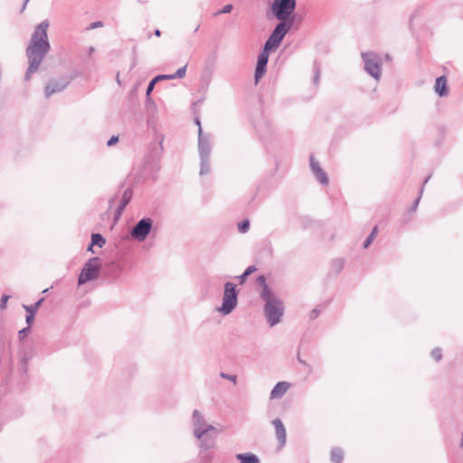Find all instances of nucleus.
Returning <instances> with one entry per match:
<instances>
[{
  "label": "nucleus",
  "instance_id": "obj_1",
  "mask_svg": "<svg viewBox=\"0 0 463 463\" xmlns=\"http://www.w3.org/2000/svg\"><path fill=\"white\" fill-rule=\"evenodd\" d=\"M48 27V20L41 22L35 27L31 41L26 47L25 53L28 59V68L24 75L26 81L38 71L44 57L50 52L51 46L47 35Z\"/></svg>",
  "mask_w": 463,
  "mask_h": 463
},
{
  "label": "nucleus",
  "instance_id": "obj_2",
  "mask_svg": "<svg viewBox=\"0 0 463 463\" xmlns=\"http://www.w3.org/2000/svg\"><path fill=\"white\" fill-rule=\"evenodd\" d=\"M265 302L264 314L267 322L270 326H274L281 321L284 314L283 302L274 295V293L268 295L266 298H261Z\"/></svg>",
  "mask_w": 463,
  "mask_h": 463
},
{
  "label": "nucleus",
  "instance_id": "obj_3",
  "mask_svg": "<svg viewBox=\"0 0 463 463\" xmlns=\"http://www.w3.org/2000/svg\"><path fill=\"white\" fill-rule=\"evenodd\" d=\"M212 151V142L208 135H203L202 128L198 135V152L200 157V175H205L210 173V156Z\"/></svg>",
  "mask_w": 463,
  "mask_h": 463
},
{
  "label": "nucleus",
  "instance_id": "obj_4",
  "mask_svg": "<svg viewBox=\"0 0 463 463\" xmlns=\"http://www.w3.org/2000/svg\"><path fill=\"white\" fill-rule=\"evenodd\" d=\"M293 24V18L289 21L279 22L269 36L264 44L265 51H271L279 46L287 33L290 30Z\"/></svg>",
  "mask_w": 463,
  "mask_h": 463
},
{
  "label": "nucleus",
  "instance_id": "obj_5",
  "mask_svg": "<svg viewBox=\"0 0 463 463\" xmlns=\"http://www.w3.org/2000/svg\"><path fill=\"white\" fill-rule=\"evenodd\" d=\"M236 284L226 282L224 285V292L222 297V304L218 311L226 316L231 314L238 304V290Z\"/></svg>",
  "mask_w": 463,
  "mask_h": 463
},
{
  "label": "nucleus",
  "instance_id": "obj_6",
  "mask_svg": "<svg viewBox=\"0 0 463 463\" xmlns=\"http://www.w3.org/2000/svg\"><path fill=\"white\" fill-rule=\"evenodd\" d=\"M101 269V262L99 257H92L84 264L79 278L78 285L81 286L90 280H94L99 278Z\"/></svg>",
  "mask_w": 463,
  "mask_h": 463
},
{
  "label": "nucleus",
  "instance_id": "obj_7",
  "mask_svg": "<svg viewBox=\"0 0 463 463\" xmlns=\"http://www.w3.org/2000/svg\"><path fill=\"white\" fill-rule=\"evenodd\" d=\"M297 5L296 0H274L271 11L280 22L289 21V16L294 13Z\"/></svg>",
  "mask_w": 463,
  "mask_h": 463
},
{
  "label": "nucleus",
  "instance_id": "obj_8",
  "mask_svg": "<svg viewBox=\"0 0 463 463\" xmlns=\"http://www.w3.org/2000/svg\"><path fill=\"white\" fill-rule=\"evenodd\" d=\"M363 61L365 71L376 80L382 76V59L375 52H363Z\"/></svg>",
  "mask_w": 463,
  "mask_h": 463
},
{
  "label": "nucleus",
  "instance_id": "obj_9",
  "mask_svg": "<svg viewBox=\"0 0 463 463\" xmlns=\"http://www.w3.org/2000/svg\"><path fill=\"white\" fill-rule=\"evenodd\" d=\"M153 227V220L145 217L139 220L131 229L130 235L137 241H144L150 233Z\"/></svg>",
  "mask_w": 463,
  "mask_h": 463
},
{
  "label": "nucleus",
  "instance_id": "obj_10",
  "mask_svg": "<svg viewBox=\"0 0 463 463\" xmlns=\"http://www.w3.org/2000/svg\"><path fill=\"white\" fill-rule=\"evenodd\" d=\"M203 433L200 436H195L199 441L201 449L208 450L214 447L216 439L219 435V430L215 427H211L203 430Z\"/></svg>",
  "mask_w": 463,
  "mask_h": 463
},
{
  "label": "nucleus",
  "instance_id": "obj_11",
  "mask_svg": "<svg viewBox=\"0 0 463 463\" xmlns=\"http://www.w3.org/2000/svg\"><path fill=\"white\" fill-rule=\"evenodd\" d=\"M73 76H62L59 79H53L45 86L44 95L46 98L52 94L62 91L73 80Z\"/></svg>",
  "mask_w": 463,
  "mask_h": 463
},
{
  "label": "nucleus",
  "instance_id": "obj_12",
  "mask_svg": "<svg viewBox=\"0 0 463 463\" xmlns=\"http://www.w3.org/2000/svg\"><path fill=\"white\" fill-rule=\"evenodd\" d=\"M269 51H265V49L263 48V51L260 52V54L258 57L257 64H256V68H255V73H254V78H255L256 83L260 80V79H261L263 77V75L265 74V72L267 71V64L269 61Z\"/></svg>",
  "mask_w": 463,
  "mask_h": 463
},
{
  "label": "nucleus",
  "instance_id": "obj_13",
  "mask_svg": "<svg viewBox=\"0 0 463 463\" xmlns=\"http://www.w3.org/2000/svg\"><path fill=\"white\" fill-rule=\"evenodd\" d=\"M193 427H194V435L195 437V436L202 435L204 432L203 431L204 429H208V428H211L213 426L211 424H208L204 420L202 413L198 410H194L193 412Z\"/></svg>",
  "mask_w": 463,
  "mask_h": 463
},
{
  "label": "nucleus",
  "instance_id": "obj_14",
  "mask_svg": "<svg viewBox=\"0 0 463 463\" xmlns=\"http://www.w3.org/2000/svg\"><path fill=\"white\" fill-rule=\"evenodd\" d=\"M310 167L317 177V179L323 184L326 185L328 184V177L326 173L321 168L319 163L317 162L313 156H310Z\"/></svg>",
  "mask_w": 463,
  "mask_h": 463
},
{
  "label": "nucleus",
  "instance_id": "obj_15",
  "mask_svg": "<svg viewBox=\"0 0 463 463\" xmlns=\"http://www.w3.org/2000/svg\"><path fill=\"white\" fill-rule=\"evenodd\" d=\"M272 424L275 428L276 436L280 447H284L287 439V432L281 420L277 418L272 420Z\"/></svg>",
  "mask_w": 463,
  "mask_h": 463
},
{
  "label": "nucleus",
  "instance_id": "obj_16",
  "mask_svg": "<svg viewBox=\"0 0 463 463\" xmlns=\"http://www.w3.org/2000/svg\"><path fill=\"white\" fill-rule=\"evenodd\" d=\"M289 383L287 382H279L271 390L270 398L271 399H279L281 398L288 390Z\"/></svg>",
  "mask_w": 463,
  "mask_h": 463
},
{
  "label": "nucleus",
  "instance_id": "obj_17",
  "mask_svg": "<svg viewBox=\"0 0 463 463\" xmlns=\"http://www.w3.org/2000/svg\"><path fill=\"white\" fill-rule=\"evenodd\" d=\"M435 91L439 97H445L449 94V88L445 76H439L436 79Z\"/></svg>",
  "mask_w": 463,
  "mask_h": 463
},
{
  "label": "nucleus",
  "instance_id": "obj_18",
  "mask_svg": "<svg viewBox=\"0 0 463 463\" xmlns=\"http://www.w3.org/2000/svg\"><path fill=\"white\" fill-rule=\"evenodd\" d=\"M133 193L132 190L128 188L124 191L120 203L116 210V215L120 216L122 214V212L126 208V206L129 203L131 198H132Z\"/></svg>",
  "mask_w": 463,
  "mask_h": 463
},
{
  "label": "nucleus",
  "instance_id": "obj_19",
  "mask_svg": "<svg viewBox=\"0 0 463 463\" xmlns=\"http://www.w3.org/2000/svg\"><path fill=\"white\" fill-rule=\"evenodd\" d=\"M255 128L261 137H268V135L273 131L271 123L265 120L257 123Z\"/></svg>",
  "mask_w": 463,
  "mask_h": 463
},
{
  "label": "nucleus",
  "instance_id": "obj_20",
  "mask_svg": "<svg viewBox=\"0 0 463 463\" xmlns=\"http://www.w3.org/2000/svg\"><path fill=\"white\" fill-rule=\"evenodd\" d=\"M236 458L240 463H260L259 458L250 452L237 454Z\"/></svg>",
  "mask_w": 463,
  "mask_h": 463
},
{
  "label": "nucleus",
  "instance_id": "obj_21",
  "mask_svg": "<svg viewBox=\"0 0 463 463\" xmlns=\"http://www.w3.org/2000/svg\"><path fill=\"white\" fill-rule=\"evenodd\" d=\"M257 283L261 287L260 298H266L268 295L273 293L268 286L266 278L263 275H260L257 278Z\"/></svg>",
  "mask_w": 463,
  "mask_h": 463
},
{
  "label": "nucleus",
  "instance_id": "obj_22",
  "mask_svg": "<svg viewBox=\"0 0 463 463\" xmlns=\"http://www.w3.org/2000/svg\"><path fill=\"white\" fill-rule=\"evenodd\" d=\"M156 141L158 142L157 144H156L153 148H152V154L154 155L155 157H160L161 156V154L163 152V142H164V139H165V137L164 135L162 134H156Z\"/></svg>",
  "mask_w": 463,
  "mask_h": 463
},
{
  "label": "nucleus",
  "instance_id": "obj_23",
  "mask_svg": "<svg viewBox=\"0 0 463 463\" xmlns=\"http://www.w3.org/2000/svg\"><path fill=\"white\" fill-rule=\"evenodd\" d=\"M330 459L333 463H342L344 459V451L339 447H334L331 449Z\"/></svg>",
  "mask_w": 463,
  "mask_h": 463
},
{
  "label": "nucleus",
  "instance_id": "obj_24",
  "mask_svg": "<svg viewBox=\"0 0 463 463\" xmlns=\"http://www.w3.org/2000/svg\"><path fill=\"white\" fill-rule=\"evenodd\" d=\"M106 243L105 238L100 233L91 234V245L102 248Z\"/></svg>",
  "mask_w": 463,
  "mask_h": 463
},
{
  "label": "nucleus",
  "instance_id": "obj_25",
  "mask_svg": "<svg viewBox=\"0 0 463 463\" xmlns=\"http://www.w3.org/2000/svg\"><path fill=\"white\" fill-rule=\"evenodd\" d=\"M345 267L344 259H335L331 263V270L338 274Z\"/></svg>",
  "mask_w": 463,
  "mask_h": 463
},
{
  "label": "nucleus",
  "instance_id": "obj_26",
  "mask_svg": "<svg viewBox=\"0 0 463 463\" xmlns=\"http://www.w3.org/2000/svg\"><path fill=\"white\" fill-rule=\"evenodd\" d=\"M431 175H429L427 176L424 181H423V184H422V186L420 190V194L419 196L416 198V200L414 201V203H412L411 207V212H415L417 207H418V204L420 203V197H421V194L423 193V189H424V185L429 182V180L430 179Z\"/></svg>",
  "mask_w": 463,
  "mask_h": 463
},
{
  "label": "nucleus",
  "instance_id": "obj_27",
  "mask_svg": "<svg viewBox=\"0 0 463 463\" xmlns=\"http://www.w3.org/2000/svg\"><path fill=\"white\" fill-rule=\"evenodd\" d=\"M43 301V298H41L38 301H36L33 305H24V308L26 310L27 313L35 315L37 309L40 307Z\"/></svg>",
  "mask_w": 463,
  "mask_h": 463
},
{
  "label": "nucleus",
  "instance_id": "obj_28",
  "mask_svg": "<svg viewBox=\"0 0 463 463\" xmlns=\"http://www.w3.org/2000/svg\"><path fill=\"white\" fill-rule=\"evenodd\" d=\"M255 270H256L255 266H249V267L244 270V272H243L241 276H239V277H238V279H239V280H240V283H241V284H243V283H244V281L246 280L247 277H248L249 275H250V274H251L253 271H255Z\"/></svg>",
  "mask_w": 463,
  "mask_h": 463
},
{
  "label": "nucleus",
  "instance_id": "obj_29",
  "mask_svg": "<svg viewBox=\"0 0 463 463\" xmlns=\"http://www.w3.org/2000/svg\"><path fill=\"white\" fill-rule=\"evenodd\" d=\"M187 65H184L179 68L174 74L172 75V79H182L185 76Z\"/></svg>",
  "mask_w": 463,
  "mask_h": 463
},
{
  "label": "nucleus",
  "instance_id": "obj_30",
  "mask_svg": "<svg viewBox=\"0 0 463 463\" xmlns=\"http://www.w3.org/2000/svg\"><path fill=\"white\" fill-rule=\"evenodd\" d=\"M249 228H250V222H249V220H243L238 225V230L241 233L247 232Z\"/></svg>",
  "mask_w": 463,
  "mask_h": 463
},
{
  "label": "nucleus",
  "instance_id": "obj_31",
  "mask_svg": "<svg viewBox=\"0 0 463 463\" xmlns=\"http://www.w3.org/2000/svg\"><path fill=\"white\" fill-rule=\"evenodd\" d=\"M430 355L436 362H439L442 358V351L440 348L436 347L431 351Z\"/></svg>",
  "mask_w": 463,
  "mask_h": 463
},
{
  "label": "nucleus",
  "instance_id": "obj_32",
  "mask_svg": "<svg viewBox=\"0 0 463 463\" xmlns=\"http://www.w3.org/2000/svg\"><path fill=\"white\" fill-rule=\"evenodd\" d=\"M320 80V71L317 63L314 64V77L313 81L315 85H318Z\"/></svg>",
  "mask_w": 463,
  "mask_h": 463
},
{
  "label": "nucleus",
  "instance_id": "obj_33",
  "mask_svg": "<svg viewBox=\"0 0 463 463\" xmlns=\"http://www.w3.org/2000/svg\"><path fill=\"white\" fill-rule=\"evenodd\" d=\"M156 84V81L154 79L148 83L146 91V96L147 100L150 99L151 92L153 91Z\"/></svg>",
  "mask_w": 463,
  "mask_h": 463
},
{
  "label": "nucleus",
  "instance_id": "obj_34",
  "mask_svg": "<svg viewBox=\"0 0 463 463\" xmlns=\"http://www.w3.org/2000/svg\"><path fill=\"white\" fill-rule=\"evenodd\" d=\"M30 331H31V328L29 326H26V327L21 329L18 332L19 339L24 340L27 336V335L29 334Z\"/></svg>",
  "mask_w": 463,
  "mask_h": 463
},
{
  "label": "nucleus",
  "instance_id": "obj_35",
  "mask_svg": "<svg viewBox=\"0 0 463 463\" xmlns=\"http://www.w3.org/2000/svg\"><path fill=\"white\" fill-rule=\"evenodd\" d=\"M232 8H233L232 5H231V4L226 5L221 10H219L215 14H229L232 12Z\"/></svg>",
  "mask_w": 463,
  "mask_h": 463
},
{
  "label": "nucleus",
  "instance_id": "obj_36",
  "mask_svg": "<svg viewBox=\"0 0 463 463\" xmlns=\"http://www.w3.org/2000/svg\"><path fill=\"white\" fill-rule=\"evenodd\" d=\"M220 376L222 379H227V380H230V381L233 382L234 383H236L237 376L234 375V374H228V373H221Z\"/></svg>",
  "mask_w": 463,
  "mask_h": 463
},
{
  "label": "nucleus",
  "instance_id": "obj_37",
  "mask_svg": "<svg viewBox=\"0 0 463 463\" xmlns=\"http://www.w3.org/2000/svg\"><path fill=\"white\" fill-rule=\"evenodd\" d=\"M154 80L156 81V83L160 80H173L172 79V75L170 74H161V75H157L154 78Z\"/></svg>",
  "mask_w": 463,
  "mask_h": 463
},
{
  "label": "nucleus",
  "instance_id": "obj_38",
  "mask_svg": "<svg viewBox=\"0 0 463 463\" xmlns=\"http://www.w3.org/2000/svg\"><path fill=\"white\" fill-rule=\"evenodd\" d=\"M33 319H34V315L33 314L28 313L26 315L25 321H26L27 326H29L30 328H31L32 323L33 322Z\"/></svg>",
  "mask_w": 463,
  "mask_h": 463
},
{
  "label": "nucleus",
  "instance_id": "obj_39",
  "mask_svg": "<svg viewBox=\"0 0 463 463\" xmlns=\"http://www.w3.org/2000/svg\"><path fill=\"white\" fill-rule=\"evenodd\" d=\"M118 137L117 136H112L107 142V146H111L113 145H115L116 143H118Z\"/></svg>",
  "mask_w": 463,
  "mask_h": 463
},
{
  "label": "nucleus",
  "instance_id": "obj_40",
  "mask_svg": "<svg viewBox=\"0 0 463 463\" xmlns=\"http://www.w3.org/2000/svg\"><path fill=\"white\" fill-rule=\"evenodd\" d=\"M8 298H9V296H7V295H3L2 296L1 301H0V307L1 308H5Z\"/></svg>",
  "mask_w": 463,
  "mask_h": 463
},
{
  "label": "nucleus",
  "instance_id": "obj_41",
  "mask_svg": "<svg viewBox=\"0 0 463 463\" xmlns=\"http://www.w3.org/2000/svg\"><path fill=\"white\" fill-rule=\"evenodd\" d=\"M103 24L100 21L93 22L90 24L89 29H96L99 27H102Z\"/></svg>",
  "mask_w": 463,
  "mask_h": 463
},
{
  "label": "nucleus",
  "instance_id": "obj_42",
  "mask_svg": "<svg viewBox=\"0 0 463 463\" xmlns=\"http://www.w3.org/2000/svg\"><path fill=\"white\" fill-rule=\"evenodd\" d=\"M320 314V310L318 308H314L311 312H310V319H316L318 315Z\"/></svg>",
  "mask_w": 463,
  "mask_h": 463
},
{
  "label": "nucleus",
  "instance_id": "obj_43",
  "mask_svg": "<svg viewBox=\"0 0 463 463\" xmlns=\"http://www.w3.org/2000/svg\"><path fill=\"white\" fill-rule=\"evenodd\" d=\"M373 241V238L372 236H368V237L366 238V240L364 241L363 247H364V249L368 248V247H369V245L372 243V241Z\"/></svg>",
  "mask_w": 463,
  "mask_h": 463
},
{
  "label": "nucleus",
  "instance_id": "obj_44",
  "mask_svg": "<svg viewBox=\"0 0 463 463\" xmlns=\"http://www.w3.org/2000/svg\"><path fill=\"white\" fill-rule=\"evenodd\" d=\"M377 232H378V228H377V226H374L373 229L372 230L371 233L369 234V236H372L374 239Z\"/></svg>",
  "mask_w": 463,
  "mask_h": 463
},
{
  "label": "nucleus",
  "instance_id": "obj_45",
  "mask_svg": "<svg viewBox=\"0 0 463 463\" xmlns=\"http://www.w3.org/2000/svg\"><path fill=\"white\" fill-rule=\"evenodd\" d=\"M94 51H95L94 47H93V46H90V47L89 48V53H88V55H89V56H90V55L94 52Z\"/></svg>",
  "mask_w": 463,
  "mask_h": 463
},
{
  "label": "nucleus",
  "instance_id": "obj_46",
  "mask_svg": "<svg viewBox=\"0 0 463 463\" xmlns=\"http://www.w3.org/2000/svg\"><path fill=\"white\" fill-rule=\"evenodd\" d=\"M195 123H196V125L198 126V130H199V129H200V128H202V127H201L200 119H199V118H196V119H195Z\"/></svg>",
  "mask_w": 463,
  "mask_h": 463
},
{
  "label": "nucleus",
  "instance_id": "obj_47",
  "mask_svg": "<svg viewBox=\"0 0 463 463\" xmlns=\"http://www.w3.org/2000/svg\"><path fill=\"white\" fill-rule=\"evenodd\" d=\"M155 35L159 37L161 35V31L159 29H156L155 31Z\"/></svg>",
  "mask_w": 463,
  "mask_h": 463
},
{
  "label": "nucleus",
  "instance_id": "obj_48",
  "mask_svg": "<svg viewBox=\"0 0 463 463\" xmlns=\"http://www.w3.org/2000/svg\"><path fill=\"white\" fill-rule=\"evenodd\" d=\"M93 246H94V245H91V243H90V244L88 246L87 250H88V251H92V252H94V251H93Z\"/></svg>",
  "mask_w": 463,
  "mask_h": 463
},
{
  "label": "nucleus",
  "instance_id": "obj_49",
  "mask_svg": "<svg viewBox=\"0 0 463 463\" xmlns=\"http://www.w3.org/2000/svg\"><path fill=\"white\" fill-rule=\"evenodd\" d=\"M29 2V0H25L24 5H23V7H22V11H24L25 9V6L27 5V3Z\"/></svg>",
  "mask_w": 463,
  "mask_h": 463
},
{
  "label": "nucleus",
  "instance_id": "obj_50",
  "mask_svg": "<svg viewBox=\"0 0 463 463\" xmlns=\"http://www.w3.org/2000/svg\"><path fill=\"white\" fill-rule=\"evenodd\" d=\"M459 447L460 448L463 447V432H462V437H461V440H460V443H459Z\"/></svg>",
  "mask_w": 463,
  "mask_h": 463
},
{
  "label": "nucleus",
  "instance_id": "obj_51",
  "mask_svg": "<svg viewBox=\"0 0 463 463\" xmlns=\"http://www.w3.org/2000/svg\"><path fill=\"white\" fill-rule=\"evenodd\" d=\"M298 362H299V363H301V364H305V365L307 364H306V362H304V361H303V359H300V358L298 357Z\"/></svg>",
  "mask_w": 463,
  "mask_h": 463
},
{
  "label": "nucleus",
  "instance_id": "obj_52",
  "mask_svg": "<svg viewBox=\"0 0 463 463\" xmlns=\"http://www.w3.org/2000/svg\"><path fill=\"white\" fill-rule=\"evenodd\" d=\"M198 29H199V25L196 28H194V32H197Z\"/></svg>",
  "mask_w": 463,
  "mask_h": 463
}]
</instances>
